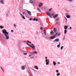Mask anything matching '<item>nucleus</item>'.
<instances>
[{
  "label": "nucleus",
  "mask_w": 76,
  "mask_h": 76,
  "mask_svg": "<svg viewBox=\"0 0 76 76\" xmlns=\"http://www.w3.org/2000/svg\"><path fill=\"white\" fill-rule=\"evenodd\" d=\"M2 32V33L4 34V35L6 37V39H9V33L7 32V31H6V30L5 29H3Z\"/></svg>",
  "instance_id": "obj_1"
},
{
  "label": "nucleus",
  "mask_w": 76,
  "mask_h": 76,
  "mask_svg": "<svg viewBox=\"0 0 76 76\" xmlns=\"http://www.w3.org/2000/svg\"><path fill=\"white\" fill-rule=\"evenodd\" d=\"M45 62H46V65H48L49 63H50V60L49 59H46Z\"/></svg>",
  "instance_id": "obj_2"
},
{
  "label": "nucleus",
  "mask_w": 76,
  "mask_h": 76,
  "mask_svg": "<svg viewBox=\"0 0 76 76\" xmlns=\"http://www.w3.org/2000/svg\"><path fill=\"white\" fill-rule=\"evenodd\" d=\"M31 45H32V46L30 45H28V46H29V47H31V48H33V50H35V47L34 46V45L33 44H31Z\"/></svg>",
  "instance_id": "obj_3"
},
{
  "label": "nucleus",
  "mask_w": 76,
  "mask_h": 76,
  "mask_svg": "<svg viewBox=\"0 0 76 76\" xmlns=\"http://www.w3.org/2000/svg\"><path fill=\"white\" fill-rule=\"evenodd\" d=\"M47 14L48 15V16H49L50 18H52V16H51V14H50V13L48 12H46Z\"/></svg>",
  "instance_id": "obj_4"
},
{
  "label": "nucleus",
  "mask_w": 76,
  "mask_h": 76,
  "mask_svg": "<svg viewBox=\"0 0 76 76\" xmlns=\"http://www.w3.org/2000/svg\"><path fill=\"white\" fill-rule=\"evenodd\" d=\"M56 38V37L55 36H53L51 37H50L49 38V39H54V38Z\"/></svg>",
  "instance_id": "obj_5"
},
{
  "label": "nucleus",
  "mask_w": 76,
  "mask_h": 76,
  "mask_svg": "<svg viewBox=\"0 0 76 76\" xmlns=\"http://www.w3.org/2000/svg\"><path fill=\"white\" fill-rule=\"evenodd\" d=\"M0 3L1 4H4V0H0Z\"/></svg>",
  "instance_id": "obj_6"
},
{
  "label": "nucleus",
  "mask_w": 76,
  "mask_h": 76,
  "mask_svg": "<svg viewBox=\"0 0 76 76\" xmlns=\"http://www.w3.org/2000/svg\"><path fill=\"white\" fill-rule=\"evenodd\" d=\"M43 5V3H40L39 5V7H41Z\"/></svg>",
  "instance_id": "obj_7"
},
{
  "label": "nucleus",
  "mask_w": 76,
  "mask_h": 76,
  "mask_svg": "<svg viewBox=\"0 0 76 76\" xmlns=\"http://www.w3.org/2000/svg\"><path fill=\"white\" fill-rule=\"evenodd\" d=\"M25 66H23L21 67V69H22V70H25Z\"/></svg>",
  "instance_id": "obj_8"
},
{
  "label": "nucleus",
  "mask_w": 76,
  "mask_h": 76,
  "mask_svg": "<svg viewBox=\"0 0 76 76\" xmlns=\"http://www.w3.org/2000/svg\"><path fill=\"white\" fill-rule=\"evenodd\" d=\"M53 31L54 32H56L57 31V29H56V28L55 27L54 28H53Z\"/></svg>",
  "instance_id": "obj_9"
},
{
  "label": "nucleus",
  "mask_w": 76,
  "mask_h": 76,
  "mask_svg": "<svg viewBox=\"0 0 76 76\" xmlns=\"http://www.w3.org/2000/svg\"><path fill=\"white\" fill-rule=\"evenodd\" d=\"M60 40L59 39H56L55 40V42H59Z\"/></svg>",
  "instance_id": "obj_10"
},
{
  "label": "nucleus",
  "mask_w": 76,
  "mask_h": 76,
  "mask_svg": "<svg viewBox=\"0 0 76 76\" xmlns=\"http://www.w3.org/2000/svg\"><path fill=\"white\" fill-rule=\"evenodd\" d=\"M34 68H35V69H37V70H38V67L37 66H34Z\"/></svg>",
  "instance_id": "obj_11"
},
{
  "label": "nucleus",
  "mask_w": 76,
  "mask_h": 76,
  "mask_svg": "<svg viewBox=\"0 0 76 76\" xmlns=\"http://www.w3.org/2000/svg\"><path fill=\"white\" fill-rule=\"evenodd\" d=\"M27 12L28 13L29 15H31V12L28 10H27Z\"/></svg>",
  "instance_id": "obj_12"
},
{
  "label": "nucleus",
  "mask_w": 76,
  "mask_h": 76,
  "mask_svg": "<svg viewBox=\"0 0 76 76\" xmlns=\"http://www.w3.org/2000/svg\"><path fill=\"white\" fill-rule=\"evenodd\" d=\"M50 34H51V35H54V32H53V30H51Z\"/></svg>",
  "instance_id": "obj_13"
},
{
  "label": "nucleus",
  "mask_w": 76,
  "mask_h": 76,
  "mask_svg": "<svg viewBox=\"0 0 76 76\" xmlns=\"http://www.w3.org/2000/svg\"><path fill=\"white\" fill-rule=\"evenodd\" d=\"M67 28H68V27H67V26H65L64 27V29H65V30H66V29H67Z\"/></svg>",
  "instance_id": "obj_14"
},
{
  "label": "nucleus",
  "mask_w": 76,
  "mask_h": 76,
  "mask_svg": "<svg viewBox=\"0 0 76 76\" xmlns=\"http://www.w3.org/2000/svg\"><path fill=\"white\" fill-rule=\"evenodd\" d=\"M33 20L34 21H35V20H36V21H37V22L38 21V19L37 18H34V19H33Z\"/></svg>",
  "instance_id": "obj_15"
},
{
  "label": "nucleus",
  "mask_w": 76,
  "mask_h": 76,
  "mask_svg": "<svg viewBox=\"0 0 76 76\" xmlns=\"http://www.w3.org/2000/svg\"><path fill=\"white\" fill-rule=\"evenodd\" d=\"M37 10L38 11V12H41V10L39 9V8H37Z\"/></svg>",
  "instance_id": "obj_16"
},
{
  "label": "nucleus",
  "mask_w": 76,
  "mask_h": 76,
  "mask_svg": "<svg viewBox=\"0 0 76 76\" xmlns=\"http://www.w3.org/2000/svg\"><path fill=\"white\" fill-rule=\"evenodd\" d=\"M53 63L54 66H56V63L55 61H53Z\"/></svg>",
  "instance_id": "obj_17"
},
{
  "label": "nucleus",
  "mask_w": 76,
  "mask_h": 76,
  "mask_svg": "<svg viewBox=\"0 0 76 76\" xmlns=\"http://www.w3.org/2000/svg\"><path fill=\"white\" fill-rule=\"evenodd\" d=\"M58 16V15H56L55 16H53V18H56Z\"/></svg>",
  "instance_id": "obj_18"
},
{
  "label": "nucleus",
  "mask_w": 76,
  "mask_h": 76,
  "mask_svg": "<svg viewBox=\"0 0 76 76\" xmlns=\"http://www.w3.org/2000/svg\"><path fill=\"white\" fill-rule=\"evenodd\" d=\"M30 3H31V4H33V3H34L33 1H32V0H30Z\"/></svg>",
  "instance_id": "obj_19"
},
{
  "label": "nucleus",
  "mask_w": 76,
  "mask_h": 76,
  "mask_svg": "<svg viewBox=\"0 0 76 76\" xmlns=\"http://www.w3.org/2000/svg\"><path fill=\"white\" fill-rule=\"evenodd\" d=\"M44 34H45V35H46V31L45 30H44Z\"/></svg>",
  "instance_id": "obj_20"
},
{
  "label": "nucleus",
  "mask_w": 76,
  "mask_h": 76,
  "mask_svg": "<svg viewBox=\"0 0 76 76\" xmlns=\"http://www.w3.org/2000/svg\"><path fill=\"white\" fill-rule=\"evenodd\" d=\"M70 17L69 15H67L66 16V18H70Z\"/></svg>",
  "instance_id": "obj_21"
},
{
  "label": "nucleus",
  "mask_w": 76,
  "mask_h": 76,
  "mask_svg": "<svg viewBox=\"0 0 76 76\" xmlns=\"http://www.w3.org/2000/svg\"><path fill=\"white\" fill-rule=\"evenodd\" d=\"M60 44H59L58 45H57V47L58 48H60Z\"/></svg>",
  "instance_id": "obj_22"
},
{
  "label": "nucleus",
  "mask_w": 76,
  "mask_h": 76,
  "mask_svg": "<svg viewBox=\"0 0 76 76\" xmlns=\"http://www.w3.org/2000/svg\"><path fill=\"white\" fill-rule=\"evenodd\" d=\"M20 15L22 17V18L23 16H24L22 14L20 13Z\"/></svg>",
  "instance_id": "obj_23"
},
{
  "label": "nucleus",
  "mask_w": 76,
  "mask_h": 76,
  "mask_svg": "<svg viewBox=\"0 0 76 76\" xmlns=\"http://www.w3.org/2000/svg\"><path fill=\"white\" fill-rule=\"evenodd\" d=\"M0 28L1 29H3L4 27H3L2 26H0Z\"/></svg>",
  "instance_id": "obj_24"
},
{
  "label": "nucleus",
  "mask_w": 76,
  "mask_h": 76,
  "mask_svg": "<svg viewBox=\"0 0 76 76\" xmlns=\"http://www.w3.org/2000/svg\"><path fill=\"white\" fill-rule=\"evenodd\" d=\"M67 31L66 30H64V34H66V33H67Z\"/></svg>",
  "instance_id": "obj_25"
},
{
  "label": "nucleus",
  "mask_w": 76,
  "mask_h": 76,
  "mask_svg": "<svg viewBox=\"0 0 76 76\" xmlns=\"http://www.w3.org/2000/svg\"><path fill=\"white\" fill-rule=\"evenodd\" d=\"M33 53H34V54H38V53L37 52H34Z\"/></svg>",
  "instance_id": "obj_26"
},
{
  "label": "nucleus",
  "mask_w": 76,
  "mask_h": 76,
  "mask_svg": "<svg viewBox=\"0 0 76 76\" xmlns=\"http://www.w3.org/2000/svg\"><path fill=\"white\" fill-rule=\"evenodd\" d=\"M60 73H58V74H57V75H57V76H60Z\"/></svg>",
  "instance_id": "obj_27"
},
{
  "label": "nucleus",
  "mask_w": 76,
  "mask_h": 76,
  "mask_svg": "<svg viewBox=\"0 0 76 76\" xmlns=\"http://www.w3.org/2000/svg\"><path fill=\"white\" fill-rule=\"evenodd\" d=\"M52 9H53L52 8H50V9L49 10V12H50V11H51L52 10Z\"/></svg>",
  "instance_id": "obj_28"
},
{
  "label": "nucleus",
  "mask_w": 76,
  "mask_h": 76,
  "mask_svg": "<svg viewBox=\"0 0 76 76\" xmlns=\"http://www.w3.org/2000/svg\"><path fill=\"white\" fill-rule=\"evenodd\" d=\"M57 34H58V33H56V34L54 35L55 36V37H56V36L57 35Z\"/></svg>",
  "instance_id": "obj_29"
},
{
  "label": "nucleus",
  "mask_w": 76,
  "mask_h": 76,
  "mask_svg": "<svg viewBox=\"0 0 76 76\" xmlns=\"http://www.w3.org/2000/svg\"><path fill=\"white\" fill-rule=\"evenodd\" d=\"M24 55L25 56H26L27 54V53H23Z\"/></svg>",
  "instance_id": "obj_30"
},
{
  "label": "nucleus",
  "mask_w": 76,
  "mask_h": 76,
  "mask_svg": "<svg viewBox=\"0 0 76 76\" xmlns=\"http://www.w3.org/2000/svg\"><path fill=\"white\" fill-rule=\"evenodd\" d=\"M63 46H62L61 47V50H63Z\"/></svg>",
  "instance_id": "obj_31"
},
{
  "label": "nucleus",
  "mask_w": 76,
  "mask_h": 76,
  "mask_svg": "<svg viewBox=\"0 0 76 76\" xmlns=\"http://www.w3.org/2000/svg\"><path fill=\"white\" fill-rule=\"evenodd\" d=\"M22 18L23 19H25V17L24 16H23Z\"/></svg>",
  "instance_id": "obj_32"
},
{
  "label": "nucleus",
  "mask_w": 76,
  "mask_h": 76,
  "mask_svg": "<svg viewBox=\"0 0 76 76\" xmlns=\"http://www.w3.org/2000/svg\"><path fill=\"white\" fill-rule=\"evenodd\" d=\"M14 27L15 28H16V25L15 24H14Z\"/></svg>",
  "instance_id": "obj_33"
},
{
  "label": "nucleus",
  "mask_w": 76,
  "mask_h": 76,
  "mask_svg": "<svg viewBox=\"0 0 76 76\" xmlns=\"http://www.w3.org/2000/svg\"><path fill=\"white\" fill-rule=\"evenodd\" d=\"M68 1H73V0H68Z\"/></svg>",
  "instance_id": "obj_34"
},
{
  "label": "nucleus",
  "mask_w": 76,
  "mask_h": 76,
  "mask_svg": "<svg viewBox=\"0 0 76 76\" xmlns=\"http://www.w3.org/2000/svg\"><path fill=\"white\" fill-rule=\"evenodd\" d=\"M56 72H57V73H58V70H56Z\"/></svg>",
  "instance_id": "obj_35"
},
{
  "label": "nucleus",
  "mask_w": 76,
  "mask_h": 76,
  "mask_svg": "<svg viewBox=\"0 0 76 76\" xmlns=\"http://www.w3.org/2000/svg\"><path fill=\"white\" fill-rule=\"evenodd\" d=\"M60 34L59 33L58 34V36H60Z\"/></svg>",
  "instance_id": "obj_36"
},
{
  "label": "nucleus",
  "mask_w": 76,
  "mask_h": 76,
  "mask_svg": "<svg viewBox=\"0 0 76 76\" xmlns=\"http://www.w3.org/2000/svg\"><path fill=\"white\" fill-rule=\"evenodd\" d=\"M42 29H43V28L42 27H41L40 29H41V30H42Z\"/></svg>",
  "instance_id": "obj_37"
},
{
  "label": "nucleus",
  "mask_w": 76,
  "mask_h": 76,
  "mask_svg": "<svg viewBox=\"0 0 76 76\" xmlns=\"http://www.w3.org/2000/svg\"><path fill=\"white\" fill-rule=\"evenodd\" d=\"M56 20L57 21V20H58V18L56 19Z\"/></svg>",
  "instance_id": "obj_38"
},
{
  "label": "nucleus",
  "mask_w": 76,
  "mask_h": 76,
  "mask_svg": "<svg viewBox=\"0 0 76 76\" xmlns=\"http://www.w3.org/2000/svg\"><path fill=\"white\" fill-rule=\"evenodd\" d=\"M25 12H23V15H25Z\"/></svg>",
  "instance_id": "obj_39"
},
{
  "label": "nucleus",
  "mask_w": 76,
  "mask_h": 76,
  "mask_svg": "<svg viewBox=\"0 0 76 76\" xmlns=\"http://www.w3.org/2000/svg\"><path fill=\"white\" fill-rule=\"evenodd\" d=\"M28 43H26V44L27 45H29V44H28Z\"/></svg>",
  "instance_id": "obj_40"
},
{
  "label": "nucleus",
  "mask_w": 76,
  "mask_h": 76,
  "mask_svg": "<svg viewBox=\"0 0 76 76\" xmlns=\"http://www.w3.org/2000/svg\"><path fill=\"white\" fill-rule=\"evenodd\" d=\"M31 58H34V57H31Z\"/></svg>",
  "instance_id": "obj_41"
},
{
  "label": "nucleus",
  "mask_w": 76,
  "mask_h": 76,
  "mask_svg": "<svg viewBox=\"0 0 76 76\" xmlns=\"http://www.w3.org/2000/svg\"><path fill=\"white\" fill-rule=\"evenodd\" d=\"M58 64H60V62H58Z\"/></svg>",
  "instance_id": "obj_42"
},
{
  "label": "nucleus",
  "mask_w": 76,
  "mask_h": 76,
  "mask_svg": "<svg viewBox=\"0 0 76 76\" xmlns=\"http://www.w3.org/2000/svg\"><path fill=\"white\" fill-rule=\"evenodd\" d=\"M45 58H46V59H47V58H48L47 57H45Z\"/></svg>",
  "instance_id": "obj_43"
},
{
  "label": "nucleus",
  "mask_w": 76,
  "mask_h": 76,
  "mask_svg": "<svg viewBox=\"0 0 76 76\" xmlns=\"http://www.w3.org/2000/svg\"><path fill=\"white\" fill-rule=\"evenodd\" d=\"M32 20V18H30V20Z\"/></svg>",
  "instance_id": "obj_44"
},
{
  "label": "nucleus",
  "mask_w": 76,
  "mask_h": 76,
  "mask_svg": "<svg viewBox=\"0 0 76 76\" xmlns=\"http://www.w3.org/2000/svg\"><path fill=\"white\" fill-rule=\"evenodd\" d=\"M11 32H13V30H12L11 31Z\"/></svg>",
  "instance_id": "obj_45"
},
{
  "label": "nucleus",
  "mask_w": 76,
  "mask_h": 76,
  "mask_svg": "<svg viewBox=\"0 0 76 76\" xmlns=\"http://www.w3.org/2000/svg\"><path fill=\"white\" fill-rule=\"evenodd\" d=\"M1 68L2 69V70H3V68H2V67H1Z\"/></svg>",
  "instance_id": "obj_46"
},
{
  "label": "nucleus",
  "mask_w": 76,
  "mask_h": 76,
  "mask_svg": "<svg viewBox=\"0 0 76 76\" xmlns=\"http://www.w3.org/2000/svg\"><path fill=\"white\" fill-rule=\"evenodd\" d=\"M34 54V52L33 53H31V54Z\"/></svg>",
  "instance_id": "obj_47"
},
{
  "label": "nucleus",
  "mask_w": 76,
  "mask_h": 76,
  "mask_svg": "<svg viewBox=\"0 0 76 76\" xmlns=\"http://www.w3.org/2000/svg\"><path fill=\"white\" fill-rule=\"evenodd\" d=\"M58 22H57L56 23V24L57 25V24H58Z\"/></svg>",
  "instance_id": "obj_48"
},
{
  "label": "nucleus",
  "mask_w": 76,
  "mask_h": 76,
  "mask_svg": "<svg viewBox=\"0 0 76 76\" xmlns=\"http://www.w3.org/2000/svg\"><path fill=\"white\" fill-rule=\"evenodd\" d=\"M27 42H29L28 41H27Z\"/></svg>",
  "instance_id": "obj_49"
},
{
  "label": "nucleus",
  "mask_w": 76,
  "mask_h": 76,
  "mask_svg": "<svg viewBox=\"0 0 76 76\" xmlns=\"http://www.w3.org/2000/svg\"><path fill=\"white\" fill-rule=\"evenodd\" d=\"M24 42H27V41H24Z\"/></svg>",
  "instance_id": "obj_50"
},
{
  "label": "nucleus",
  "mask_w": 76,
  "mask_h": 76,
  "mask_svg": "<svg viewBox=\"0 0 76 76\" xmlns=\"http://www.w3.org/2000/svg\"><path fill=\"white\" fill-rule=\"evenodd\" d=\"M70 29H72V27H70Z\"/></svg>",
  "instance_id": "obj_51"
},
{
  "label": "nucleus",
  "mask_w": 76,
  "mask_h": 76,
  "mask_svg": "<svg viewBox=\"0 0 76 76\" xmlns=\"http://www.w3.org/2000/svg\"><path fill=\"white\" fill-rule=\"evenodd\" d=\"M64 39H65V38H64V39H63V40H64Z\"/></svg>",
  "instance_id": "obj_52"
},
{
  "label": "nucleus",
  "mask_w": 76,
  "mask_h": 76,
  "mask_svg": "<svg viewBox=\"0 0 76 76\" xmlns=\"http://www.w3.org/2000/svg\"><path fill=\"white\" fill-rule=\"evenodd\" d=\"M29 43H31V42H29Z\"/></svg>",
  "instance_id": "obj_53"
},
{
  "label": "nucleus",
  "mask_w": 76,
  "mask_h": 76,
  "mask_svg": "<svg viewBox=\"0 0 76 76\" xmlns=\"http://www.w3.org/2000/svg\"><path fill=\"white\" fill-rule=\"evenodd\" d=\"M31 55H29V57H31Z\"/></svg>",
  "instance_id": "obj_54"
},
{
  "label": "nucleus",
  "mask_w": 76,
  "mask_h": 76,
  "mask_svg": "<svg viewBox=\"0 0 76 76\" xmlns=\"http://www.w3.org/2000/svg\"><path fill=\"white\" fill-rule=\"evenodd\" d=\"M7 16H8V14H7Z\"/></svg>",
  "instance_id": "obj_55"
},
{
  "label": "nucleus",
  "mask_w": 76,
  "mask_h": 76,
  "mask_svg": "<svg viewBox=\"0 0 76 76\" xmlns=\"http://www.w3.org/2000/svg\"><path fill=\"white\" fill-rule=\"evenodd\" d=\"M2 70H3V72H4V70H3V69H2Z\"/></svg>",
  "instance_id": "obj_56"
},
{
  "label": "nucleus",
  "mask_w": 76,
  "mask_h": 76,
  "mask_svg": "<svg viewBox=\"0 0 76 76\" xmlns=\"http://www.w3.org/2000/svg\"><path fill=\"white\" fill-rule=\"evenodd\" d=\"M23 48V49H24V48Z\"/></svg>",
  "instance_id": "obj_57"
},
{
  "label": "nucleus",
  "mask_w": 76,
  "mask_h": 76,
  "mask_svg": "<svg viewBox=\"0 0 76 76\" xmlns=\"http://www.w3.org/2000/svg\"><path fill=\"white\" fill-rule=\"evenodd\" d=\"M53 42H56L55 41H53Z\"/></svg>",
  "instance_id": "obj_58"
},
{
  "label": "nucleus",
  "mask_w": 76,
  "mask_h": 76,
  "mask_svg": "<svg viewBox=\"0 0 76 76\" xmlns=\"http://www.w3.org/2000/svg\"><path fill=\"white\" fill-rule=\"evenodd\" d=\"M38 31L37 32V34H38Z\"/></svg>",
  "instance_id": "obj_59"
},
{
  "label": "nucleus",
  "mask_w": 76,
  "mask_h": 76,
  "mask_svg": "<svg viewBox=\"0 0 76 76\" xmlns=\"http://www.w3.org/2000/svg\"><path fill=\"white\" fill-rule=\"evenodd\" d=\"M59 44H60H60H61V43H60Z\"/></svg>",
  "instance_id": "obj_60"
},
{
  "label": "nucleus",
  "mask_w": 76,
  "mask_h": 76,
  "mask_svg": "<svg viewBox=\"0 0 76 76\" xmlns=\"http://www.w3.org/2000/svg\"><path fill=\"white\" fill-rule=\"evenodd\" d=\"M18 1H19V0H18Z\"/></svg>",
  "instance_id": "obj_61"
}]
</instances>
